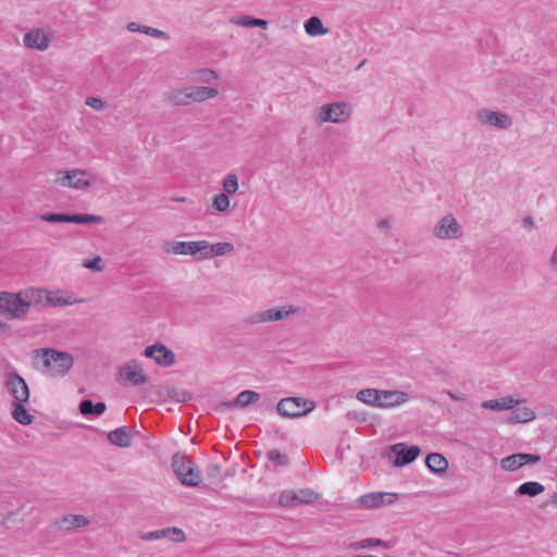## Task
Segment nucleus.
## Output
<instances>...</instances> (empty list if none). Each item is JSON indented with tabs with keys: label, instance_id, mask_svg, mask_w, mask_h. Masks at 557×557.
Listing matches in <instances>:
<instances>
[{
	"label": "nucleus",
	"instance_id": "obj_55",
	"mask_svg": "<svg viewBox=\"0 0 557 557\" xmlns=\"http://www.w3.org/2000/svg\"><path fill=\"white\" fill-rule=\"evenodd\" d=\"M549 504L557 507V492L549 496Z\"/></svg>",
	"mask_w": 557,
	"mask_h": 557
},
{
	"label": "nucleus",
	"instance_id": "obj_2",
	"mask_svg": "<svg viewBox=\"0 0 557 557\" xmlns=\"http://www.w3.org/2000/svg\"><path fill=\"white\" fill-rule=\"evenodd\" d=\"M357 399L372 407L394 408L406 404L409 395L403 391L364 388L357 393Z\"/></svg>",
	"mask_w": 557,
	"mask_h": 557
},
{
	"label": "nucleus",
	"instance_id": "obj_32",
	"mask_svg": "<svg viewBox=\"0 0 557 557\" xmlns=\"http://www.w3.org/2000/svg\"><path fill=\"white\" fill-rule=\"evenodd\" d=\"M426 467L434 473H443L448 468L446 458L438 453H431L425 459Z\"/></svg>",
	"mask_w": 557,
	"mask_h": 557
},
{
	"label": "nucleus",
	"instance_id": "obj_27",
	"mask_svg": "<svg viewBox=\"0 0 557 557\" xmlns=\"http://www.w3.org/2000/svg\"><path fill=\"white\" fill-rule=\"evenodd\" d=\"M259 398H260V395L257 392L246 389V391L240 392L233 403H223L221 406H223L227 409H232L235 406L244 408V407H247V406L256 403Z\"/></svg>",
	"mask_w": 557,
	"mask_h": 557
},
{
	"label": "nucleus",
	"instance_id": "obj_15",
	"mask_svg": "<svg viewBox=\"0 0 557 557\" xmlns=\"http://www.w3.org/2000/svg\"><path fill=\"white\" fill-rule=\"evenodd\" d=\"M421 450L418 446H408L406 443H397L389 447V456H394L393 461L395 467H404L414 461L420 455Z\"/></svg>",
	"mask_w": 557,
	"mask_h": 557
},
{
	"label": "nucleus",
	"instance_id": "obj_4",
	"mask_svg": "<svg viewBox=\"0 0 557 557\" xmlns=\"http://www.w3.org/2000/svg\"><path fill=\"white\" fill-rule=\"evenodd\" d=\"M0 313L16 320L27 315L28 310L23 289L17 293L0 292Z\"/></svg>",
	"mask_w": 557,
	"mask_h": 557
},
{
	"label": "nucleus",
	"instance_id": "obj_28",
	"mask_svg": "<svg viewBox=\"0 0 557 557\" xmlns=\"http://www.w3.org/2000/svg\"><path fill=\"white\" fill-rule=\"evenodd\" d=\"M108 440L112 445L126 448L132 445L129 432L126 426L117 428L108 434Z\"/></svg>",
	"mask_w": 557,
	"mask_h": 557
},
{
	"label": "nucleus",
	"instance_id": "obj_46",
	"mask_svg": "<svg viewBox=\"0 0 557 557\" xmlns=\"http://www.w3.org/2000/svg\"><path fill=\"white\" fill-rule=\"evenodd\" d=\"M268 459L276 462L280 466H286L287 465V457L283 454H281L278 450L272 449L268 453Z\"/></svg>",
	"mask_w": 557,
	"mask_h": 557
},
{
	"label": "nucleus",
	"instance_id": "obj_21",
	"mask_svg": "<svg viewBox=\"0 0 557 557\" xmlns=\"http://www.w3.org/2000/svg\"><path fill=\"white\" fill-rule=\"evenodd\" d=\"M24 300L27 304V310L32 306L48 307L49 289L42 287H28L23 289Z\"/></svg>",
	"mask_w": 557,
	"mask_h": 557
},
{
	"label": "nucleus",
	"instance_id": "obj_44",
	"mask_svg": "<svg viewBox=\"0 0 557 557\" xmlns=\"http://www.w3.org/2000/svg\"><path fill=\"white\" fill-rule=\"evenodd\" d=\"M138 536L144 541H157L165 537L164 529L150 531V532H139Z\"/></svg>",
	"mask_w": 557,
	"mask_h": 557
},
{
	"label": "nucleus",
	"instance_id": "obj_12",
	"mask_svg": "<svg viewBox=\"0 0 557 557\" xmlns=\"http://www.w3.org/2000/svg\"><path fill=\"white\" fill-rule=\"evenodd\" d=\"M3 385L7 393L12 398V403L29 400V387L25 380L16 372L8 373L4 377Z\"/></svg>",
	"mask_w": 557,
	"mask_h": 557
},
{
	"label": "nucleus",
	"instance_id": "obj_9",
	"mask_svg": "<svg viewBox=\"0 0 557 557\" xmlns=\"http://www.w3.org/2000/svg\"><path fill=\"white\" fill-rule=\"evenodd\" d=\"M52 38L50 27H33L23 35V45L30 50L44 52L49 49Z\"/></svg>",
	"mask_w": 557,
	"mask_h": 557
},
{
	"label": "nucleus",
	"instance_id": "obj_7",
	"mask_svg": "<svg viewBox=\"0 0 557 557\" xmlns=\"http://www.w3.org/2000/svg\"><path fill=\"white\" fill-rule=\"evenodd\" d=\"M432 235L438 240H458L463 236V228L453 213H447L434 223Z\"/></svg>",
	"mask_w": 557,
	"mask_h": 557
},
{
	"label": "nucleus",
	"instance_id": "obj_34",
	"mask_svg": "<svg viewBox=\"0 0 557 557\" xmlns=\"http://www.w3.org/2000/svg\"><path fill=\"white\" fill-rule=\"evenodd\" d=\"M544 491H545V487L543 484L535 482V481H530V482L522 483L516 491V494L528 495V496L534 497V496L543 493Z\"/></svg>",
	"mask_w": 557,
	"mask_h": 557
},
{
	"label": "nucleus",
	"instance_id": "obj_49",
	"mask_svg": "<svg viewBox=\"0 0 557 557\" xmlns=\"http://www.w3.org/2000/svg\"><path fill=\"white\" fill-rule=\"evenodd\" d=\"M549 267L552 271L557 274V242L549 256Z\"/></svg>",
	"mask_w": 557,
	"mask_h": 557
},
{
	"label": "nucleus",
	"instance_id": "obj_38",
	"mask_svg": "<svg viewBox=\"0 0 557 557\" xmlns=\"http://www.w3.org/2000/svg\"><path fill=\"white\" fill-rule=\"evenodd\" d=\"M231 200L228 195L221 193L214 196L212 207L218 212H226L230 209Z\"/></svg>",
	"mask_w": 557,
	"mask_h": 557
},
{
	"label": "nucleus",
	"instance_id": "obj_14",
	"mask_svg": "<svg viewBox=\"0 0 557 557\" xmlns=\"http://www.w3.org/2000/svg\"><path fill=\"white\" fill-rule=\"evenodd\" d=\"M298 311L294 306H283L277 308H270L264 311L256 312L249 317L248 321L251 324L269 323L286 319L290 314Z\"/></svg>",
	"mask_w": 557,
	"mask_h": 557
},
{
	"label": "nucleus",
	"instance_id": "obj_11",
	"mask_svg": "<svg viewBox=\"0 0 557 557\" xmlns=\"http://www.w3.org/2000/svg\"><path fill=\"white\" fill-rule=\"evenodd\" d=\"M319 494L312 488L306 487L298 491L285 490L280 494L278 503L282 507L294 508L310 504L319 498Z\"/></svg>",
	"mask_w": 557,
	"mask_h": 557
},
{
	"label": "nucleus",
	"instance_id": "obj_10",
	"mask_svg": "<svg viewBox=\"0 0 557 557\" xmlns=\"http://www.w3.org/2000/svg\"><path fill=\"white\" fill-rule=\"evenodd\" d=\"M208 247V240H193V242H171L164 246V251L168 253L191 256L198 260H203L205 251Z\"/></svg>",
	"mask_w": 557,
	"mask_h": 557
},
{
	"label": "nucleus",
	"instance_id": "obj_45",
	"mask_svg": "<svg viewBox=\"0 0 557 557\" xmlns=\"http://www.w3.org/2000/svg\"><path fill=\"white\" fill-rule=\"evenodd\" d=\"M230 22L234 25H239L244 27H253L255 18L248 15L235 16L230 20Z\"/></svg>",
	"mask_w": 557,
	"mask_h": 557
},
{
	"label": "nucleus",
	"instance_id": "obj_54",
	"mask_svg": "<svg viewBox=\"0 0 557 557\" xmlns=\"http://www.w3.org/2000/svg\"><path fill=\"white\" fill-rule=\"evenodd\" d=\"M220 471V468L218 465H211L209 466L208 468V475H214L215 473H218Z\"/></svg>",
	"mask_w": 557,
	"mask_h": 557
},
{
	"label": "nucleus",
	"instance_id": "obj_1",
	"mask_svg": "<svg viewBox=\"0 0 557 557\" xmlns=\"http://www.w3.org/2000/svg\"><path fill=\"white\" fill-rule=\"evenodd\" d=\"M34 360L38 367H41L45 373L53 377L64 376L74 364L71 354L52 348L36 350Z\"/></svg>",
	"mask_w": 557,
	"mask_h": 557
},
{
	"label": "nucleus",
	"instance_id": "obj_52",
	"mask_svg": "<svg viewBox=\"0 0 557 557\" xmlns=\"http://www.w3.org/2000/svg\"><path fill=\"white\" fill-rule=\"evenodd\" d=\"M256 26L265 28L268 26V22L265 20L255 18L253 27Z\"/></svg>",
	"mask_w": 557,
	"mask_h": 557
},
{
	"label": "nucleus",
	"instance_id": "obj_30",
	"mask_svg": "<svg viewBox=\"0 0 557 557\" xmlns=\"http://www.w3.org/2000/svg\"><path fill=\"white\" fill-rule=\"evenodd\" d=\"M234 250V245L230 242H220L215 244H210L208 242V247L205 251L203 259H211L214 257H221L231 253Z\"/></svg>",
	"mask_w": 557,
	"mask_h": 557
},
{
	"label": "nucleus",
	"instance_id": "obj_36",
	"mask_svg": "<svg viewBox=\"0 0 557 557\" xmlns=\"http://www.w3.org/2000/svg\"><path fill=\"white\" fill-rule=\"evenodd\" d=\"M103 218L96 214H67V223L88 224L102 223Z\"/></svg>",
	"mask_w": 557,
	"mask_h": 557
},
{
	"label": "nucleus",
	"instance_id": "obj_18",
	"mask_svg": "<svg viewBox=\"0 0 557 557\" xmlns=\"http://www.w3.org/2000/svg\"><path fill=\"white\" fill-rule=\"evenodd\" d=\"M144 355L147 358L153 359L161 367H171L175 363L174 352L162 344L147 346Z\"/></svg>",
	"mask_w": 557,
	"mask_h": 557
},
{
	"label": "nucleus",
	"instance_id": "obj_24",
	"mask_svg": "<svg viewBox=\"0 0 557 557\" xmlns=\"http://www.w3.org/2000/svg\"><path fill=\"white\" fill-rule=\"evenodd\" d=\"M188 91L190 104L213 99L219 95V90L216 88L207 86H190L188 87Z\"/></svg>",
	"mask_w": 557,
	"mask_h": 557
},
{
	"label": "nucleus",
	"instance_id": "obj_16",
	"mask_svg": "<svg viewBox=\"0 0 557 557\" xmlns=\"http://www.w3.org/2000/svg\"><path fill=\"white\" fill-rule=\"evenodd\" d=\"M398 494L389 492H372L360 496L358 503L366 509L381 508L394 504Z\"/></svg>",
	"mask_w": 557,
	"mask_h": 557
},
{
	"label": "nucleus",
	"instance_id": "obj_56",
	"mask_svg": "<svg viewBox=\"0 0 557 557\" xmlns=\"http://www.w3.org/2000/svg\"><path fill=\"white\" fill-rule=\"evenodd\" d=\"M7 327V324L4 322H0V330Z\"/></svg>",
	"mask_w": 557,
	"mask_h": 557
},
{
	"label": "nucleus",
	"instance_id": "obj_26",
	"mask_svg": "<svg viewBox=\"0 0 557 557\" xmlns=\"http://www.w3.org/2000/svg\"><path fill=\"white\" fill-rule=\"evenodd\" d=\"M26 403L27 401L11 403V416L22 425H29L35 419V417L25 407Z\"/></svg>",
	"mask_w": 557,
	"mask_h": 557
},
{
	"label": "nucleus",
	"instance_id": "obj_5",
	"mask_svg": "<svg viewBox=\"0 0 557 557\" xmlns=\"http://www.w3.org/2000/svg\"><path fill=\"white\" fill-rule=\"evenodd\" d=\"M172 468L183 485L197 486L201 482L200 472L194 462L184 454H175L172 457Z\"/></svg>",
	"mask_w": 557,
	"mask_h": 557
},
{
	"label": "nucleus",
	"instance_id": "obj_3",
	"mask_svg": "<svg viewBox=\"0 0 557 557\" xmlns=\"http://www.w3.org/2000/svg\"><path fill=\"white\" fill-rule=\"evenodd\" d=\"M352 107L346 101L325 103L315 109L314 121L318 124H344L350 120Z\"/></svg>",
	"mask_w": 557,
	"mask_h": 557
},
{
	"label": "nucleus",
	"instance_id": "obj_13",
	"mask_svg": "<svg viewBox=\"0 0 557 557\" xmlns=\"http://www.w3.org/2000/svg\"><path fill=\"white\" fill-rule=\"evenodd\" d=\"M475 119L480 125L497 129H508L512 125V117L509 114L491 109L476 111Z\"/></svg>",
	"mask_w": 557,
	"mask_h": 557
},
{
	"label": "nucleus",
	"instance_id": "obj_39",
	"mask_svg": "<svg viewBox=\"0 0 557 557\" xmlns=\"http://www.w3.org/2000/svg\"><path fill=\"white\" fill-rule=\"evenodd\" d=\"M83 267L94 272H102L104 269L103 260L100 256H96L92 259L84 260Z\"/></svg>",
	"mask_w": 557,
	"mask_h": 557
},
{
	"label": "nucleus",
	"instance_id": "obj_31",
	"mask_svg": "<svg viewBox=\"0 0 557 557\" xmlns=\"http://www.w3.org/2000/svg\"><path fill=\"white\" fill-rule=\"evenodd\" d=\"M126 28L132 33H141L148 36H151L153 38H160L168 40L170 37L163 30H160L158 28L146 26V25H139L136 22H129L126 26Z\"/></svg>",
	"mask_w": 557,
	"mask_h": 557
},
{
	"label": "nucleus",
	"instance_id": "obj_50",
	"mask_svg": "<svg viewBox=\"0 0 557 557\" xmlns=\"http://www.w3.org/2000/svg\"><path fill=\"white\" fill-rule=\"evenodd\" d=\"M376 226L380 230H389L392 226V220L391 219H381L376 222Z\"/></svg>",
	"mask_w": 557,
	"mask_h": 557
},
{
	"label": "nucleus",
	"instance_id": "obj_23",
	"mask_svg": "<svg viewBox=\"0 0 557 557\" xmlns=\"http://www.w3.org/2000/svg\"><path fill=\"white\" fill-rule=\"evenodd\" d=\"M519 404V399H516L511 396H506L498 399L484 400L481 404V407L493 411H506L513 409Z\"/></svg>",
	"mask_w": 557,
	"mask_h": 557
},
{
	"label": "nucleus",
	"instance_id": "obj_43",
	"mask_svg": "<svg viewBox=\"0 0 557 557\" xmlns=\"http://www.w3.org/2000/svg\"><path fill=\"white\" fill-rule=\"evenodd\" d=\"M219 78L218 74L209 69H203L198 71L197 81L202 83H212Z\"/></svg>",
	"mask_w": 557,
	"mask_h": 557
},
{
	"label": "nucleus",
	"instance_id": "obj_48",
	"mask_svg": "<svg viewBox=\"0 0 557 557\" xmlns=\"http://www.w3.org/2000/svg\"><path fill=\"white\" fill-rule=\"evenodd\" d=\"M172 397L176 399V401H188L191 396L186 391H174Z\"/></svg>",
	"mask_w": 557,
	"mask_h": 557
},
{
	"label": "nucleus",
	"instance_id": "obj_53",
	"mask_svg": "<svg viewBox=\"0 0 557 557\" xmlns=\"http://www.w3.org/2000/svg\"><path fill=\"white\" fill-rule=\"evenodd\" d=\"M522 226L523 227H528V228H532L533 227V219L531 216L524 218L523 221H522Z\"/></svg>",
	"mask_w": 557,
	"mask_h": 557
},
{
	"label": "nucleus",
	"instance_id": "obj_25",
	"mask_svg": "<svg viewBox=\"0 0 557 557\" xmlns=\"http://www.w3.org/2000/svg\"><path fill=\"white\" fill-rule=\"evenodd\" d=\"M164 100L175 107H186L190 104L188 87L172 89L164 94Z\"/></svg>",
	"mask_w": 557,
	"mask_h": 557
},
{
	"label": "nucleus",
	"instance_id": "obj_29",
	"mask_svg": "<svg viewBox=\"0 0 557 557\" xmlns=\"http://www.w3.org/2000/svg\"><path fill=\"white\" fill-rule=\"evenodd\" d=\"M535 412L529 407H515L507 418L508 423H527L535 419Z\"/></svg>",
	"mask_w": 557,
	"mask_h": 557
},
{
	"label": "nucleus",
	"instance_id": "obj_17",
	"mask_svg": "<svg viewBox=\"0 0 557 557\" xmlns=\"http://www.w3.org/2000/svg\"><path fill=\"white\" fill-rule=\"evenodd\" d=\"M120 376L124 382L132 385L145 384L148 381L143 367L136 360H129L123 364L120 369Z\"/></svg>",
	"mask_w": 557,
	"mask_h": 557
},
{
	"label": "nucleus",
	"instance_id": "obj_8",
	"mask_svg": "<svg viewBox=\"0 0 557 557\" xmlns=\"http://www.w3.org/2000/svg\"><path fill=\"white\" fill-rule=\"evenodd\" d=\"M314 403L300 397H286L278 401L276 410L285 418H299L314 409Z\"/></svg>",
	"mask_w": 557,
	"mask_h": 557
},
{
	"label": "nucleus",
	"instance_id": "obj_42",
	"mask_svg": "<svg viewBox=\"0 0 557 557\" xmlns=\"http://www.w3.org/2000/svg\"><path fill=\"white\" fill-rule=\"evenodd\" d=\"M40 220L49 223H67V214L65 213H42Z\"/></svg>",
	"mask_w": 557,
	"mask_h": 557
},
{
	"label": "nucleus",
	"instance_id": "obj_41",
	"mask_svg": "<svg viewBox=\"0 0 557 557\" xmlns=\"http://www.w3.org/2000/svg\"><path fill=\"white\" fill-rule=\"evenodd\" d=\"M85 104L98 112L104 111L108 108L107 102L98 97H88L85 100Z\"/></svg>",
	"mask_w": 557,
	"mask_h": 557
},
{
	"label": "nucleus",
	"instance_id": "obj_57",
	"mask_svg": "<svg viewBox=\"0 0 557 557\" xmlns=\"http://www.w3.org/2000/svg\"><path fill=\"white\" fill-rule=\"evenodd\" d=\"M555 475H556V478H557V470L555 471Z\"/></svg>",
	"mask_w": 557,
	"mask_h": 557
},
{
	"label": "nucleus",
	"instance_id": "obj_19",
	"mask_svg": "<svg viewBox=\"0 0 557 557\" xmlns=\"http://www.w3.org/2000/svg\"><path fill=\"white\" fill-rule=\"evenodd\" d=\"M540 461L539 455L532 454H513L500 460V468L505 471H516L527 463L535 465Z\"/></svg>",
	"mask_w": 557,
	"mask_h": 557
},
{
	"label": "nucleus",
	"instance_id": "obj_33",
	"mask_svg": "<svg viewBox=\"0 0 557 557\" xmlns=\"http://www.w3.org/2000/svg\"><path fill=\"white\" fill-rule=\"evenodd\" d=\"M305 32L311 37L323 36L329 33V28L324 27L322 20L318 16L309 17L305 24Z\"/></svg>",
	"mask_w": 557,
	"mask_h": 557
},
{
	"label": "nucleus",
	"instance_id": "obj_6",
	"mask_svg": "<svg viewBox=\"0 0 557 557\" xmlns=\"http://www.w3.org/2000/svg\"><path fill=\"white\" fill-rule=\"evenodd\" d=\"M90 176L86 170L72 169L67 171H58L55 173L54 184L65 188H73L76 190H84L92 186L96 177L83 178V176Z\"/></svg>",
	"mask_w": 557,
	"mask_h": 557
},
{
	"label": "nucleus",
	"instance_id": "obj_40",
	"mask_svg": "<svg viewBox=\"0 0 557 557\" xmlns=\"http://www.w3.org/2000/svg\"><path fill=\"white\" fill-rule=\"evenodd\" d=\"M165 537L171 539L173 542L181 543L186 540V535L182 529L176 527L164 529Z\"/></svg>",
	"mask_w": 557,
	"mask_h": 557
},
{
	"label": "nucleus",
	"instance_id": "obj_20",
	"mask_svg": "<svg viewBox=\"0 0 557 557\" xmlns=\"http://www.w3.org/2000/svg\"><path fill=\"white\" fill-rule=\"evenodd\" d=\"M90 524V520L84 515H64L57 520V527L61 531L74 532Z\"/></svg>",
	"mask_w": 557,
	"mask_h": 557
},
{
	"label": "nucleus",
	"instance_id": "obj_47",
	"mask_svg": "<svg viewBox=\"0 0 557 557\" xmlns=\"http://www.w3.org/2000/svg\"><path fill=\"white\" fill-rule=\"evenodd\" d=\"M374 546H385L384 542L377 539H366L358 542V548H370Z\"/></svg>",
	"mask_w": 557,
	"mask_h": 557
},
{
	"label": "nucleus",
	"instance_id": "obj_37",
	"mask_svg": "<svg viewBox=\"0 0 557 557\" xmlns=\"http://www.w3.org/2000/svg\"><path fill=\"white\" fill-rule=\"evenodd\" d=\"M222 188L226 195L237 193L239 188L238 176L235 173H228L222 181Z\"/></svg>",
	"mask_w": 557,
	"mask_h": 557
},
{
	"label": "nucleus",
	"instance_id": "obj_22",
	"mask_svg": "<svg viewBox=\"0 0 557 557\" xmlns=\"http://www.w3.org/2000/svg\"><path fill=\"white\" fill-rule=\"evenodd\" d=\"M83 299L76 298L72 293L55 289L50 290L48 295V307H64L71 306L75 304H81Z\"/></svg>",
	"mask_w": 557,
	"mask_h": 557
},
{
	"label": "nucleus",
	"instance_id": "obj_51",
	"mask_svg": "<svg viewBox=\"0 0 557 557\" xmlns=\"http://www.w3.org/2000/svg\"><path fill=\"white\" fill-rule=\"evenodd\" d=\"M447 395L454 401H465L466 400V397L462 393H456V392L448 391Z\"/></svg>",
	"mask_w": 557,
	"mask_h": 557
},
{
	"label": "nucleus",
	"instance_id": "obj_35",
	"mask_svg": "<svg viewBox=\"0 0 557 557\" xmlns=\"http://www.w3.org/2000/svg\"><path fill=\"white\" fill-rule=\"evenodd\" d=\"M79 411L84 416H88V414L100 416L106 411V404L104 403L94 404L91 400L85 399L79 405Z\"/></svg>",
	"mask_w": 557,
	"mask_h": 557
}]
</instances>
